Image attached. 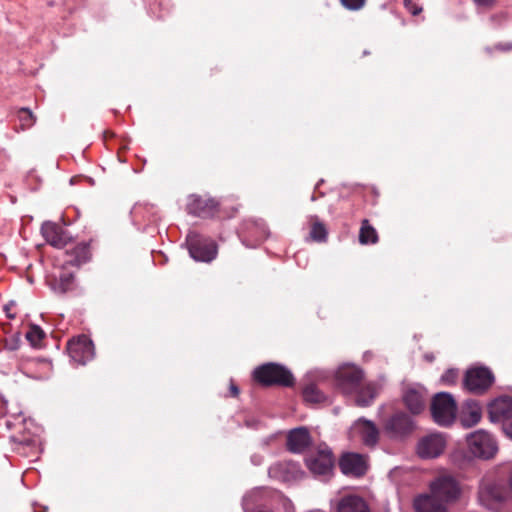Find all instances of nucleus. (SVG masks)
I'll use <instances>...</instances> for the list:
<instances>
[{"label": "nucleus", "instance_id": "17", "mask_svg": "<svg viewBox=\"0 0 512 512\" xmlns=\"http://www.w3.org/2000/svg\"><path fill=\"white\" fill-rule=\"evenodd\" d=\"M41 233L47 243L56 248H63L71 241V236L64 227L54 222L43 223Z\"/></svg>", "mask_w": 512, "mask_h": 512}, {"label": "nucleus", "instance_id": "8", "mask_svg": "<svg viewBox=\"0 0 512 512\" xmlns=\"http://www.w3.org/2000/svg\"><path fill=\"white\" fill-rule=\"evenodd\" d=\"M415 429L413 419L406 413H394L383 426L384 432L393 439H402L410 435Z\"/></svg>", "mask_w": 512, "mask_h": 512}, {"label": "nucleus", "instance_id": "25", "mask_svg": "<svg viewBox=\"0 0 512 512\" xmlns=\"http://www.w3.org/2000/svg\"><path fill=\"white\" fill-rule=\"evenodd\" d=\"M359 242L362 245L375 244L378 242V234L376 229L369 223L367 219L361 222L359 231Z\"/></svg>", "mask_w": 512, "mask_h": 512}, {"label": "nucleus", "instance_id": "9", "mask_svg": "<svg viewBox=\"0 0 512 512\" xmlns=\"http://www.w3.org/2000/svg\"><path fill=\"white\" fill-rule=\"evenodd\" d=\"M70 358L77 364H85L94 357V345L89 337L80 335L67 344Z\"/></svg>", "mask_w": 512, "mask_h": 512}, {"label": "nucleus", "instance_id": "2", "mask_svg": "<svg viewBox=\"0 0 512 512\" xmlns=\"http://www.w3.org/2000/svg\"><path fill=\"white\" fill-rule=\"evenodd\" d=\"M245 512H294L292 502L280 491L256 488L243 499Z\"/></svg>", "mask_w": 512, "mask_h": 512}, {"label": "nucleus", "instance_id": "7", "mask_svg": "<svg viewBox=\"0 0 512 512\" xmlns=\"http://www.w3.org/2000/svg\"><path fill=\"white\" fill-rule=\"evenodd\" d=\"M305 461L307 468L315 476H329L334 466L333 454L326 445H320Z\"/></svg>", "mask_w": 512, "mask_h": 512}, {"label": "nucleus", "instance_id": "29", "mask_svg": "<svg viewBox=\"0 0 512 512\" xmlns=\"http://www.w3.org/2000/svg\"><path fill=\"white\" fill-rule=\"evenodd\" d=\"M18 119H19V122H20V126H21V128L23 130L32 127L34 125V123H35L34 115L27 108H22L18 112Z\"/></svg>", "mask_w": 512, "mask_h": 512}, {"label": "nucleus", "instance_id": "18", "mask_svg": "<svg viewBox=\"0 0 512 512\" xmlns=\"http://www.w3.org/2000/svg\"><path fill=\"white\" fill-rule=\"evenodd\" d=\"M403 402L413 415L422 413L426 408L427 394L423 387H409L403 394Z\"/></svg>", "mask_w": 512, "mask_h": 512}, {"label": "nucleus", "instance_id": "31", "mask_svg": "<svg viewBox=\"0 0 512 512\" xmlns=\"http://www.w3.org/2000/svg\"><path fill=\"white\" fill-rule=\"evenodd\" d=\"M458 378V371L455 369H448L442 376L441 382L445 385H452Z\"/></svg>", "mask_w": 512, "mask_h": 512}, {"label": "nucleus", "instance_id": "16", "mask_svg": "<svg viewBox=\"0 0 512 512\" xmlns=\"http://www.w3.org/2000/svg\"><path fill=\"white\" fill-rule=\"evenodd\" d=\"M339 466L345 475L359 477L367 471V457L358 453H346L341 457Z\"/></svg>", "mask_w": 512, "mask_h": 512}, {"label": "nucleus", "instance_id": "14", "mask_svg": "<svg viewBox=\"0 0 512 512\" xmlns=\"http://www.w3.org/2000/svg\"><path fill=\"white\" fill-rule=\"evenodd\" d=\"M488 416L492 423L501 422L503 425L512 420V397L500 396L488 405Z\"/></svg>", "mask_w": 512, "mask_h": 512}, {"label": "nucleus", "instance_id": "32", "mask_svg": "<svg viewBox=\"0 0 512 512\" xmlns=\"http://www.w3.org/2000/svg\"><path fill=\"white\" fill-rule=\"evenodd\" d=\"M340 2L348 10H359L364 7L366 0H340Z\"/></svg>", "mask_w": 512, "mask_h": 512}, {"label": "nucleus", "instance_id": "11", "mask_svg": "<svg viewBox=\"0 0 512 512\" xmlns=\"http://www.w3.org/2000/svg\"><path fill=\"white\" fill-rule=\"evenodd\" d=\"M218 207L219 203L214 198L199 195H190L186 204L188 214L201 218L214 216Z\"/></svg>", "mask_w": 512, "mask_h": 512}, {"label": "nucleus", "instance_id": "38", "mask_svg": "<svg viewBox=\"0 0 512 512\" xmlns=\"http://www.w3.org/2000/svg\"><path fill=\"white\" fill-rule=\"evenodd\" d=\"M230 390H231L232 396H237L239 393V389L234 384H231Z\"/></svg>", "mask_w": 512, "mask_h": 512}, {"label": "nucleus", "instance_id": "33", "mask_svg": "<svg viewBox=\"0 0 512 512\" xmlns=\"http://www.w3.org/2000/svg\"><path fill=\"white\" fill-rule=\"evenodd\" d=\"M403 5L405 9L414 16L419 15L423 10L422 7L413 0H404Z\"/></svg>", "mask_w": 512, "mask_h": 512}, {"label": "nucleus", "instance_id": "15", "mask_svg": "<svg viewBox=\"0 0 512 512\" xmlns=\"http://www.w3.org/2000/svg\"><path fill=\"white\" fill-rule=\"evenodd\" d=\"M269 477L281 482H291L300 479L303 471L293 461H281L270 466Z\"/></svg>", "mask_w": 512, "mask_h": 512}, {"label": "nucleus", "instance_id": "36", "mask_svg": "<svg viewBox=\"0 0 512 512\" xmlns=\"http://www.w3.org/2000/svg\"><path fill=\"white\" fill-rule=\"evenodd\" d=\"M479 6H491L495 0H474Z\"/></svg>", "mask_w": 512, "mask_h": 512}, {"label": "nucleus", "instance_id": "10", "mask_svg": "<svg viewBox=\"0 0 512 512\" xmlns=\"http://www.w3.org/2000/svg\"><path fill=\"white\" fill-rule=\"evenodd\" d=\"M189 253L196 261L210 262L217 255V247L213 241L202 239L197 235L187 238Z\"/></svg>", "mask_w": 512, "mask_h": 512}, {"label": "nucleus", "instance_id": "12", "mask_svg": "<svg viewBox=\"0 0 512 512\" xmlns=\"http://www.w3.org/2000/svg\"><path fill=\"white\" fill-rule=\"evenodd\" d=\"M494 377L487 368H472L466 372L464 385L466 389L474 393H482L493 383Z\"/></svg>", "mask_w": 512, "mask_h": 512}, {"label": "nucleus", "instance_id": "21", "mask_svg": "<svg viewBox=\"0 0 512 512\" xmlns=\"http://www.w3.org/2000/svg\"><path fill=\"white\" fill-rule=\"evenodd\" d=\"M91 258V250L88 243L82 242L74 246L72 249L65 251L64 264L79 267L88 262Z\"/></svg>", "mask_w": 512, "mask_h": 512}, {"label": "nucleus", "instance_id": "13", "mask_svg": "<svg viewBox=\"0 0 512 512\" xmlns=\"http://www.w3.org/2000/svg\"><path fill=\"white\" fill-rule=\"evenodd\" d=\"M446 439L441 433H432L422 437L417 444V453L421 458H436L444 451Z\"/></svg>", "mask_w": 512, "mask_h": 512}, {"label": "nucleus", "instance_id": "30", "mask_svg": "<svg viewBox=\"0 0 512 512\" xmlns=\"http://www.w3.org/2000/svg\"><path fill=\"white\" fill-rule=\"evenodd\" d=\"M60 289L62 292L67 291L73 283L74 275L72 272L62 270L58 276Z\"/></svg>", "mask_w": 512, "mask_h": 512}, {"label": "nucleus", "instance_id": "35", "mask_svg": "<svg viewBox=\"0 0 512 512\" xmlns=\"http://www.w3.org/2000/svg\"><path fill=\"white\" fill-rule=\"evenodd\" d=\"M503 431L510 439H512V420L503 425Z\"/></svg>", "mask_w": 512, "mask_h": 512}, {"label": "nucleus", "instance_id": "6", "mask_svg": "<svg viewBox=\"0 0 512 512\" xmlns=\"http://www.w3.org/2000/svg\"><path fill=\"white\" fill-rule=\"evenodd\" d=\"M467 447L475 457L490 459L498 451V444L495 438L485 430H477L466 437Z\"/></svg>", "mask_w": 512, "mask_h": 512}, {"label": "nucleus", "instance_id": "24", "mask_svg": "<svg viewBox=\"0 0 512 512\" xmlns=\"http://www.w3.org/2000/svg\"><path fill=\"white\" fill-rule=\"evenodd\" d=\"M337 512H371L367 502L360 496L347 495L341 498Z\"/></svg>", "mask_w": 512, "mask_h": 512}, {"label": "nucleus", "instance_id": "4", "mask_svg": "<svg viewBox=\"0 0 512 512\" xmlns=\"http://www.w3.org/2000/svg\"><path fill=\"white\" fill-rule=\"evenodd\" d=\"M429 492L446 505L456 502L462 493L459 481L450 473H442L429 484Z\"/></svg>", "mask_w": 512, "mask_h": 512}, {"label": "nucleus", "instance_id": "22", "mask_svg": "<svg viewBox=\"0 0 512 512\" xmlns=\"http://www.w3.org/2000/svg\"><path fill=\"white\" fill-rule=\"evenodd\" d=\"M353 431L354 433H357L361 437V440L367 446H374L378 441V429L370 421H357L353 426Z\"/></svg>", "mask_w": 512, "mask_h": 512}, {"label": "nucleus", "instance_id": "23", "mask_svg": "<svg viewBox=\"0 0 512 512\" xmlns=\"http://www.w3.org/2000/svg\"><path fill=\"white\" fill-rule=\"evenodd\" d=\"M482 412L479 404L475 401H466L460 415L461 424L465 428H470L479 423Z\"/></svg>", "mask_w": 512, "mask_h": 512}, {"label": "nucleus", "instance_id": "37", "mask_svg": "<svg viewBox=\"0 0 512 512\" xmlns=\"http://www.w3.org/2000/svg\"><path fill=\"white\" fill-rule=\"evenodd\" d=\"M266 237H267L266 229H265V227H261V228H260V235H259V237L256 239V242H257V243H260V242H261V241H263Z\"/></svg>", "mask_w": 512, "mask_h": 512}, {"label": "nucleus", "instance_id": "28", "mask_svg": "<svg viewBox=\"0 0 512 512\" xmlns=\"http://www.w3.org/2000/svg\"><path fill=\"white\" fill-rule=\"evenodd\" d=\"M303 398L306 402L319 403L324 400V395L313 385H307L303 390Z\"/></svg>", "mask_w": 512, "mask_h": 512}, {"label": "nucleus", "instance_id": "5", "mask_svg": "<svg viewBox=\"0 0 512 512\" xmlns=\"http://www.w3.org/2000/svg\"><path fill=\"white\" fill-rule=\"evenodd\" d=\"M430 410L435 423L440 426H449L456 419L457 404L451 394L440 392L432 398Z\"/></svg>", "mask_w": 512, "mask_h": 512}, {"label": "nucleus", "instance_id": "27", "mask_svg": "<svg viewBox=\"0 0 512 512\" xmlns=\"http://www.w3.org/2000/svg\"><path fill=\"white\" fill-rule=\"evenodd\" d=\"M45 337L44 331L37 325H31L26 332V339L34 347L41 346V343Z\"/></svg>", "mask_w": 512, "mask_h": 512}, {"label": "nucleus", "instance_id": "34", "mask_svg": "<svg viewBox=\"0 0 512 512\" xmlns=\"http://www.w3.org/2000/svg\"><path fill=\"white\" fill-rule=\"evenodd\" d=\"M38 364L46 370V377L49 376L51 370H52V364L50 361L48 360H45V359H40L38 360Z\"/></svg>", "mask_w": 512, "mask_h": 512}, {"label": "nucleus", "instance_id": "20", "mask_svg": "<svg viewBox=\"0 0 512 512\" xmlns=\"http://www.w3.org/2000/svg\"><path fill=\"white\" fill-rule=\"evenodd\" d=\"M311 444V436L307 428L299 427L287 435V449L292 453H302Z\"/></svg>", "mask_w": 512, "mask_h": 512}, {"label": "nucleus", "instance_id": "26", "mask_svg": "<svg viewBox=\"0 0 512 512\" xmlns=\"http://www.w3.org/2000/svg\"><path fill=\"white\" fill-rule=\"evenodd\" d=\"M311 230L310 238L316 242H323L327 238V229L323 223H321L317 217H311Z\"/></svg>", "mask_w": 512, "mask_h": 512}, {"label": "nucleus", "instance_id": "19", "mask_svg": "<svg viewBox=\"0 0 512 512\" xmlns=\"http://www.w3.org/2000/svg\"><path fill=\"white\" fill-rule=\"evenodd\" d=\"M415 512H449L448 505L431 492L418 495L413 502Z\"/></svg>", "mask_w": 512, "mask_h": 512}, {"label": "nucleus", "instance_id": "1", "mask_svg": "<svg viewBox=\"0 0 512 512\" xmlns=\"http://www.w3.org/2000/svg\"><path fill=\"white\" fill-rule=\"evenodd\" d=\"M363 372L354 365L341 366L336 373V385L345 395L354 396L358 406H368L377 396L380 386L374 382L363 384Z\"/></svg>", "mask_w": 512, "mask_h": 512}, {"label": "nucleus", "instance_id": "3", "mask_svg": "<svg viewBox=\"0 0 512 512\" xmlns=\"http://www.w3.org/2000/svg\"><path fill=\"white\" fill-rule=\"evenodd\" d=\"M254 379L264 386L290 387L294 384L292 373L282 365L275 363L264 364L254 371Z\"/></svg>", "mask_w": 512, "mask_h": 512}]
</instances>
